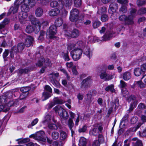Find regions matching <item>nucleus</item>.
<instances>
[{"label":"nucleus","mask_w":146,"mask_h":146,"mask_svg":"<svg viewBox=\"0 0 146 146\" xmlns=\"http://www.w3.org/2000/svg\"><path fill=\"white\" fill-rule=\"evenodd\" d=\"M29 18L32 24L34 26L30 25H28L26 29V32L27 33H30L34 31L35 34L37 33L40 30L41 23L33 15L29 16Z\"/></svg>","instance_id":"1"},{"label":"nucleus","mask_w":146,"mask_h":146,"mask_svg":"<svg viewBox=\"0 0 146 146\" xmlns=\"http://www.w3.org/2000/svg\"><path fill=\"white\" fill-rule=\"evenodd\" d=\"M36 4L35 0H25V2L21 6V9L22 11L27 12L29 10L30 7L34 6Z\"/></svg>","instance_id":"2"},{"label":"nucleus","mask_w":146,"mask_h":146,"mask_svg":"<svg viewBox=\"0 0 146 146\" xmlns=\"http://www.w3.org/2000/svg\"><path fill=\"white\" fill-rule=\"evenodd\" d=\"M82 51L80 47L78 48L77 49H75L70 52L71 55L75 61L79 59L81 56Z\"/></svg>","instance_id":"3"},{"label":"nucleus","mask_w":146,"mask_h":146,"mask_svg":"<svg viewBox=\"0 0 146 146\" xmlns=\"http://www.w3.org/2000/svg\"><path fill=\"white\" fill-rule=\"evenodd\" d=\"M92 83L90 76H89L84 79L81 83V88L82 90H86L90 87Z\"/></svg>","instance_id":"4"},{"label":"nucleus","mask_w":146,"mask_h":146,"mask_svg":"<svg viewBox=\"0 0 146 146\" xmlns=\"http://www.w3.org/2000/svg\"><path fill=\"white\" fill-rule=\"evenodd\" d=\"M79 11L76 8L72 9L70 11L69 19L73 22H76L79 19Z\"/></svg>","instance_id":"5"},{"label":"nucleus","mask_w":146,"mask_h":146,"mask_svg":"<svg viewBox=\"0 0 146 146\" xmlns=\"http://www.w3.org/2000/svg\"><path fill=\"white\" fill-rule=\"evenodd\" d=\"M100 78L105 81L111 80L113 78V76L111 74L107 73L106 71L100 72L99 74Z\"/></svg>","instance_id":"6"},{"label":"nucleus","mask_w":146,"mask_h":146,"mask_svg":"<svg viewBox=\"0 0 146 146\" xmlns=\"http://www.w3.org/2000/svg\"><path fill=\"white\" fill-rule=\"evenodd\" d=\"M56 26L52 25L49 27V30L47 31V35H49L48 37L50 38H54L55 36V35L57 32Z\"/></svg>","instance_id":"7"},{"label":"nucleus","mask_w":146,"mask_h":146,"mask_svg":"<svg viewBox=\"0 0 146 146\" xmlns=\"http://www.w3.org/2000/svg\"><path fill=\"white\" fill-rule=\"evenodd\" d=\"M83 42L82 41H79L75 43H70L69 44L67 47L68 49L70 50L73 49H77L78 48L83 47Z\"/></svg>","instance_id":"8"},{"label":"nucleus","mask_w":146,"mask_h":146,"mask_svg":"<svg viewBox=\"0 0 146 146\" xmlns=\"http://www.w3.org/2000/svg\"><path fill=\"white\" fill-rule=\"evenodd\" d=\"M115 33L112 31H107L105 34L103 36V40L106 41L110 40L113 37H115L114 35Z\"/></svg>","instance_id":"9"},{"label":"nucleus","mask_w":146,"mask_h":146,"mask_svg":"<svg viewBox=\"0 0 146 146\" xmlns=\"http://www.w3.org/2000/svg\"><path fill=\"white\" fill-rule=\"evenodd\" d=\"M25 45L23 43H20L17 46H14L12 48V50L15 52L17 53L21 52L24 49Z\"/></svg>","instance_id":"10"},{"label":"nucleus","mask_w":146,"mask_h":146,"mask_svg":"<svg viewBox=\"0 0 146 146\" xmlns=\"http://www.w3.org/2000/svg\"><path fill=\"white\" fill-rule=\"evenodd\" d=\"M44 134V132L42 131H41L37 132L36 134H33L30 136V137H32L34 139L41 141L42 139L43 135Z\"/></svg>","instance_id":"11"},{"label":"nucleus","mask_w":146,"mask_h":146,"mask_svg":"<svg viewBox=\"0 0 146 146\" xmlns=\"http://www.w3.org/2000/svg\"><path fill=\"white\" fill-rule=\"evenodd\" d=\"M120 21L125 22L128 25H131L133 24L131 19H129L128 16L123 15L120 16L119 18Z\"/></svg>","instance_id":"12"},{"label":"nucleus","mask_w":146,"mask_h":146,"mask_svg":"<svg viewBox=\"0 0 146 146\" xmlns=\"http://www.w3.org/2000/svg\"><path fill=\"white\" fill-rule=\"evenodd\" d=\"M27 14L25 12L21 11L18 14V17L20 22L23 23L27 17Z\"/></svg>","instance_id":"13"},{"label":"nucleus","mask_w":146,"mask_h":146,"mask_svg":"<svg viewBox=\"0 0 146 146\" xmlns=\"http://www.w3.org/2000/svg\"><path fill=\"white\" fill-rule=\"evenodd\" d=\"M84 53L88 57L90 58L92 56V52L90 50V48L88 46H84L83 49Z\"/></svg>","instance_id":"14"},{"label":"nucleus","mask_w":146,"mask_h":146,"mask_svg":"<svg viewBox=\"0 0 146 146\" xmlns=\"http://www.w3.org/2000/svg\"><path fill=\"white\" fill-rule=\"evenodd\" d=\"M34 40L33 38L31 36H27L25 41V45L27 47L31 46L33 44Z\"/></svg>","instance_id":"15"},{"label":"nucleus","mask_w":146,"mask_h":146,"mask_svg":"<svg viewBox=\"0 0 146 146\" xmlns=\"http://www.w3.org/2000/svg\"><path fill=\"white\" fill-rule=\"evenodd\" d=\"M60 13V10L58 8H55L51 9L49 11L48 14L50 16L54 17L57 16Z\"/></svg>","instance_id":"16"},{"label":"nucleus","mask_w":146,"mask_h":146,"mask_svg":"<svg viewBox=\"0 0 146 146\" xmlns=\"http://www.w3.org/2000/svg\"><path fill=\"white\" fill-rule=\"evenodd\" d=\"M130 14L128 15L129 19H131L133 24V19L137 15V10L135 9H131L130 11Z\"/></svg>","instance_id":"17"},{"label":"nucleus","mask_w":146,"mask_h":146,"mask_svg":"<svg viewBox=\"0 0 146 146\" xmlns=\"http://www.w3.org/2000/svg\"><path fill=\"white\" fill-rule=\"evenodd\" d=\"M72 0H64L62 3L63 8H69L72 5Z\"/></svg>","instance_id":"18"},{"label":"nucleus","mask_w":146,"mask_h":146,"mask_svg":"<svg viewBox=\"0 0 146 146\" xmlns=\"http://www.w3.org/2000/svg\"><path fill=\"white\" fill-rule=\"evenodd\" d=\"M54 110L56 113H58L59 115L60 116L62 113L65 110L63 109L61 107L58 106L54 108Z\"/></svg>","instance_id":"19"},{"label":"nucleus","mask_w":146,"mask_h":146,"mask_svg":"<svg viewBox=\"0 0 146 146\" xmlns=\"http://www.w3.org/2000/svg\"><path fill=\"white\" fill-rule=\"evenodd\" d=\"M80 34L79 30L77 29H74L71 31L70 35L72 37L74 38H76L78 37Z\"/></svg>","instance_id":"20"},{"label":"nucleus","mask_w":146,"mask_h":146,"mask_svg":"<svg viewBox=\"0 0 146 146\" xmlns=\"http://www.w3.org/2000/svg\"><path fill=\"white\" fill-rule=\"evenodd\" d=\"M132 140L135 141V142L132 143V146H143L141 140L135 138H133Z\"/></svg>","instance_id":"21"},{"label":"nucleus","mask_w":146,"mask_h":146,"mask_svg":"<svg viewBox=\"0 0 146 146\" xmlns=\"http://www.w3.org/2000/svg\"><path fill=\"white\" fill-rule=\"evenodd\" d=\"M30 70L31 69L28 67H27L24 69H19L18 70V73L20 75L27 74L31 71Z\"/></svg>","instance_id":"22"},{"label":"nucleus","mask_w":146,"mask_h":146,"mask_svg":"<svg viewBox=\"0 0 146 146\" xmlns=\"http://www.w3.org/2000/svg\"><path fill=\"white\" fill-rule=\"evenodd\" d=\"M123 79L125 81L129 80L131 78V74L129 72H126L124 73L122 75Z\"/></svg>","instance_id":"23"},{"label":"nucleus","mask_w":146,"mask_h":146,"mask_svg":"<svg viewBox=\"0 0 146 146\" xmlns=\"http://www.w3.org/2000/svg\"><path fill=\"white\" fill-rule=\"evenodd\" d=\"M137 104V101H135L132 102L130 104L129 110H127L129 113L132 111L133 109L135 108Z\"/></svg>","instance_id":"24"},{"label":"nucleus","mask_w":146,"mask_h":146,"mask_svg":"<svg viewBox=\"0 0 146 146\" xmlns=\"http://www.w3.org/2000/svg\"><path fill=\"white\" fill-rule=\"evenodd\" d=\"M63 23V20L62 18L58 17L57 18L55 21V23L56 27H59L62 25Z\"/></svg>","instance_id":"25"},{"label":"nucleus","mask_w":146,"mask_h":146,"mask_svg":"<svg viewBox=\"0 0 146 146\" xmlns=\"http://www.w3.org/2000/svg\"><path fill=\"white\" fill-rule=\"evenodd\" d=\"M43 13V11L42 9L39 7L37 8L35 11V14L37 17H40L41 16Z\"/></svg>","instance_id":"26"},{"label":"nucleus","mask_w":146,"mask_h":146,"mask_svg":"<svg viewBox=\"0 0 146 146\" xmlns=\"http://www.w3.org/2000/svg\"><path fill=\"white\" fill-rule=\"evenodd\" d=\"M68 54L69 52L68 51L66 52H62V57L66 61H68L70 60Z\"/></svg>","instance_id":"27"},{"label":"nucleus","mask_w":146,"mask_h":146,"mask_svg":"<svg viewBox=\"0 0 146 146\" xmlns=\"http://www.w3.org/2000/svg\"><path fill=\"white\" fill-rule=\"evenodd\" d=\"M99 133V131L97 128H94L91 129L89 132V134L90 135L96 136Z\"/></svg>","instance_id":"28"},{"label":"nucleus","mask_w":146,"mask_h":146,"mask_svg":"<svg viewBox=\"0 0 146 146\" xmlns=\"http://www.w3.org/2000/svg\"><path fill=\"white\" fill-rule=\"evenodd\" d=\"M51 96V93H48L46 92H44L43 93L42 96V101H44L47 100Z\"/></svg>","instance_id":"29"},{"label":"nucleus","mask_w":146,"mask_h":146,"mask_svg":"<svg viewBox=\"0 0 146 146\" xmlns=\"http://www.w3.org/2000/svg\"><path fill=\"white\" fill-rule=\"evenodd\" d=\"M60 139L63 141L66 140L67 137V135L66 132L62 131H60Z\"/></svg>","instance_id":"30"},{"label":"nucleus","mask_w":146,"mask_h":146,"mask_svg":"<svg viewBox=\"0 0 146 146\" xmlns=\"http://www.w3.org/2000/svg\"><path fill=\"white\" fill-rule=\"evenodd\" d=\"M86 139L84 137H81L79 140V145L80 146H86Z\"/></svg>","instance_id":"31"},{"label":"nucleus","mask_w":146,"mask_h":146,"mask_svg":"<svg viewBox=\"0 0 146 146\" xmlns=\"http://www.w3.org/2000/svg\"><path fill=\"white\" fill-rule=\"evenodd\" d=\"M106 13V8L105 7H102L99 9L97 12V14L102 15Z\"/></svg>","instance_id":"32"},{"label":"nucleus","mask_w":146,"mask_h":146,"mask_svg":"<svg viewBox=\"0 0 146 146\" xmlns=\"http://www.w3.org/2000/svg\"><path fill=\"white\" fill-rule=\"evenodd\" d=\"M143 72L141 68H137L134 70V74L136 76H139L141 74V72Z\"/></svg>","instance_id":"33"},{"label":"nucleus","mask_w":146,"mask_h":146,"mask_svg":"<svg viewBox=\"0 0 146 146\" xmlns=\"http://www.w3.org/2000/svg\"><path fill=\"white\" fill-rule=\"evenodd\" d=\"M9 22V20L8 19L5 18L2 22V23L0 24V29H1L3 28L5 25L8 24Z\"/></svg>","instance_id":"34"},{"label":"nucleus","mask_w":146,"mask_h":146,"mask_svg":"<svg viewBox=\"0 0 146 146\" xmlns=\"http://www.w3.org/2000/svg\"><path fill=\"white\" fill-rule=\"evenodd\" d=\"M50 81L56 87L58 88H60V85L56 79L52 78L51 79Z\"/></svg>","instance_id":"35"},{"label":"nucleus","mask_w":146,"mask_h":146,"mask_svg":"<svg viewBox=\"0 0 146 146\" xmlns=\"http://www.w3.org/2000/svg\"><path fill=\"white\" fill-rule=\"evenodd\" d=\"M10 108L7 107L6 106H5V104H3L1 105H0V112L2 111H3L4 112H6L8 111Z\"/></svg>","instance_id":"36"},{"label":"nucleus","mask_w":146,"mask_h":146,"mask_svg":"<svg viewBox=\"0 0 146 146\" xmlns=\"http://www.w3.org/2000/svg\"><path fill=\"white\" fill-rule=\"evenodd\" d=\"M105 90L107 92L110 91L112 92H114L115 91L114 89V86L113 84H111L107 86L105 88Z\"/></svg>","instance_id":"37"},{"label":"nucleus","mask_w":146,"mask_h":146,"mask_svg":"<svg viewBox=\"0 0 146 146\" xmlns=\"http://www.w3.org/2000/svg\"><path fill=\"white\" fill-rule=\"evenodd\" d=\"M30 89V88L28 87H22L20 88V91L21 92L25 93L26 94L27 93L28 94H29V91Z\"/></svg>","instance_id":"38"},{"label":"nucleus","mask_w":146,"mask_h":146,"mask_svg":"<svg viewBox=\"0 0 146 146\" xmlns=\"http://www.w3.org/2000/svg\"><path fill=\"white\" fill-rule=\"evenodd\" d=\"M19 7V5L14 4V6L10 8V10L13 13H15L17 12Z\"/></svg>","instance_id":"39"},{"label":"nucleus","mask_w":146,"mask_h":146,"mask_svg":"<svg viewBox=\"0 0 146 146\" xmlns=\"http://www.w3.org/2000/svg\"><path fill=\"white\" fill-rule=\"evenodd\" d=\"M16 141H18V143L21 144L22 143H26L30 141V139L29 138H26L23 139H18L16 140Z\"/></svg>","instance_id":"40"},{"label":"nucleus","mask_w":146,"mask_h":146,"mask_svg":"<svg viewBox=\"0 0 146 146\" xmlns=\"http://www.w3.org/2000/svg\"><path fill=\"white\" fill-rule=\"evenodd\" d=\"M118 4L116 3H113L111 4L109 6V8L111 10L117 9L118 8Z\"/></svg>","instance_id":"41"},{"label":"nucleus","mask_w":146,"mask_h":146,"mask_svg":"<svg viewBox=\"0 0 146 146\" xmlns=\"http://www.w3.org/2000/svg\"><path fill=\"white\" fill-rule=\"evenodd\" d=\"M67 125L70 129L72 128L74 126V123L73 120L71 118H69L67 122Z\"/></svg>","instance_id":"42"},{"label":"nucleus","mask_w":146,"mask_h":146,"mask_svg":"<svg viewBox=\"0 0 146 146\" xmlns=\"http://www.w3.org/2000/svg\"><path fill=\"white\" fill-rule=\"evenodd\" d=\"M60 117L62 119L64 120H66L68 119L69 115L68 112L65 110Z\"/></svg>","instance_id":"43"},{"label":"nucleus","mask_w":146,"mask_h":146,"mask_svg":"<svg viewBox=\"0 0 146 146\" xmlns=\"http://www.w3.org/2000/svg\"><path fill=\"white\" fill-rule=\"evenodd\" d=\"M127 9L126 6L124 5H122L121 7L119 9V12L120 13H124L127 12Z\"/></svg>","instance_id":"44"},{"label":"nucleus","mask_w":146,"mask_h":146,"mask_svg":"<svg viewBox=\"0 0 146 146\" xmlns=\"http://www.w3.org/2000/svg\"><path fill=\"white\" fill-rule=\"evenodd\" d=\"M101 25V22L98 20L94 21L93 23V27L94 29H96Z\"/></svg>","instance_id":"45"},{"label":"nucleus","mask_w":146,"mask_h":146,"mask_svg":"<svg viewBox=\"0 0 146 146\" xmlns=\"http://www.w3.org/2000/svg\"><path fill=\"white\" fill-rule=\"evenodd\" d=\"M5 95L8 99V101L11 99L13 98V92H7Z\"/></svg>","instance_id":"46"},{"label":"nucleus","mask_w":146,"mask_h":146,"mask_svg":"<svg viewBox=\"0 0 146 146\" xmlns=\"http://www.w3.org/2000/svg\"><path fill=\"white\" fill-rule=\"evenodd\" d=\"M45 34V32L43 31H40V35L38 37V39L41 41L44 40V36Z\"/></svg>","instance_id":"47"},{"label":"nucleus","mask_w":146,"mask_h":146,"mask_svg":"<svg viewBox=\"0 0 146 146\" xmlns=\"http://www.w3.org/2000/svg\"><path fill=\"white\" fill-rule=\"evenodd\" d=\"M127 97H126V100L128 102H130L131 101H137L136 100V98L133 95H131L130 96H127Z\"/></svg>","instance_id":"48"},{"label":"nucleus","mask_w":146,"mask_h":146,"mask_svg":"<svg viewBox=\"0 0 146 146\" xmlns=\"http://www.w3.org/2000/svg\"><path fill=\"white\" fill-rule=\"evenodd\" d=\"M44 62V59L43 58L41 57L40 59H39L37 63L36 64V65L38 66H41L42 65Z\"/></svg>","instance_id":"49"},{"label":"nucleus","mask_w":146,"mask_h":146,"mask_svg":"<svg viewBox=\"0 0 146 146\" xmlns=\"http://www.w3.org/2000/svg\"><path fill=\"white\" fill-rule=\"evenodd\" d=\"M1 103H6L8 101V99L4 94L0 96Z\"/></svg>","instance_id":"50"},{"label":"nucleus","mask_w":146,"mask_h":146,"mask_svg":"<svg viewBox=\"0 0 146 146\" xmlns=\"http://www.w3.org/2000/svg\"><path fill=\"white\" fill-rule=\"evenodd\" d=\"M59 137V133L56 131H54L52 133V137L54 139H57Z\"/></svg>","instance_id":"51"},{"label":"nucleus","mask_w":146,"mask_h":146,"mask_svg":"<svg viewBox=\"0 0 146 146\" xmlns=\"http://www.w3.org/2000/svg\"><path fill=\"white\" fill-rule=\"evenodd\" d=\"M146 13V8L142 7L139 10L137 14L139 15H142Z\"/></svg>","instance_id":"52"},{"label":"nucleus","mask_w":146,"mask_h":146,"mask_svg":"<svg viewBox=\"0 0 146 146\" xmlns=\"http://www.w3.org/2000/svg\"><path fill=\"white\" fill-rule=\"evenodd\" d=\"M45 120L43 121V123L48 124L51 119V117L50 115H47L45 116Z\"/></svg>","instance_id":"53"},{"label":"nucleus","mask_w":146,"mask_h":146,"mask_svg":"<svg viewBox=\"0 0 146 146\" xmlns=\"http://www.w3.org/2000/svg\"><path fill=\"white\" fill-rule=\"evenodd\" d=\"M82 4V0H75L74 5L76 7H79Z\"/></svg>","instance_id":"54"},{"label":"nucleus","mask_w":146,"mask_h":146,"mask_svg":"<svg viewBox=\"0 0 146 146\" xmlns=\"http://www.w3.org/2000/svg\"><path fill=\"white\" fill-rule=\"evenodd\" d=\"M101 20L103 22L107 21L108 19V17L107 15L103 14L102 15L101 17Z\"/></svg>","instance_id":"55"},{"label":"nucleus","mask_w":146,"mask_h":146,"mask_svg":"<svg viewBox=\"0 0 146 146\" xmlns=\"http://www.w3.org/2000/svg\"><path fill=\"white\" fill-rule=\"evenodd\" d=\"M58 5V2L55 1H54L51 2L50 4V7L52 8L57 7Z\"/></svg>","instance_id":"56"},{"label":"nucleus","mask_w":146,"mask_h":146,"mask_svg":"<svg viewBox=\"0 0 146 146\" xmlns=\"http://www.w3.org/2000/svg\"><path fill=\"white\" fill-rule=\"evenodd\" d=\"M121 93L123 97L126 98L129 94L128 92L126 89H123L121 90Z\"/></svg>","instance_id":"57"},{"label":"nucleus","mask_w":146,"mask_h":146,"mask_svg":"<svg viewBox=\"0 0 146 146\" xmlns=\"http://www.w3.org/2000/svg\"><path fill=\"white\" fill-rule=\"evenodd\" d=\"M44 88L46 91L48 92V93L52 94V89L50 86L46 85L44 86Z\"/></svg>","instance_id":"58"},{"label":"nucleus","mask_w":146,"mask_h":146,"mask_svg":"<svg viewBox=\"0 0 146 146\" xmlns=\"http://www.w3.org/2000/svg\"><path fill=\"white\" fill-rule=\"evenodd\" d=\"M28 94L27 93L25 94V93H22L20 95L19 98L20 100H22L26 98L28 96Z\"/></svg>","instance_id":"59"},{"label":"nucleus","mask_w":146,"mask_h":146,"mask_svg":"<svg viewBox=\"0 0 146 146\" xmlns=\"http://www.w3.org/2000/svg\"><path fill=\"white\" fill-rule=\"evenodd\" d=\"M49 128L52 129L56 130L57 129L58 127L56 124L54 123L50 124L48 125Z\"/></svg>","instance_id":"60"},{"label":"nucleus","mask_w":146,"mask_h":146,"mask_svg":"<svg viewBox=\"0 0 146 146\" xmlns=\"http://www.w3.org/2000/svg\"><path fill=\"white\" fill-rule=\"evenodd\" d=\"M9 51L8 49H5L3 52V57L4 59V60H6V58L8 55Z\"/></svg>","instance_id":"61"},{"label":"nucleus","mask_w":146,"mask_h":146,"mask_svg":"<svg viewBox=\"0 0 146 146\" xmlns=\"http://www.w3.org/2000/svg\"><path fill=\"white\" fill-rule=\"evenodd\" d=\"M145 1L144 0H137V5L139 6H142L145 4Z\"/></svg>","instance_id":"62"},{"label":"nucleus","mask_w":146,"mask_h":146,"mask_svg":"<svg viewBox=\"0 0 146 146\" xmlns=\"http://www.w3.org/2000/svg\"><path fill=\"white\" fill-rule=\"evenodd\" d=\"M127 85L126 83L124 81L122 80H120L119 86L121 88L125 89V88L126 87Z\"/></svg>","instance_id":"63"},{"label":"nucleus","mask_w":146,"mask_h":146,"mask_svg":"<svg viewBox=\"0 0 146 146\" xmlns=\"http://www.w3.org/2000/svg\"><path fill=\"white\" fill-rule=\"evenodd\" d=\"M131 140L130 139H128L124 141V143L123 146H130Z\"/></svg>","instance_id":"64"}]
</instances>
